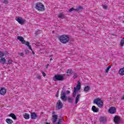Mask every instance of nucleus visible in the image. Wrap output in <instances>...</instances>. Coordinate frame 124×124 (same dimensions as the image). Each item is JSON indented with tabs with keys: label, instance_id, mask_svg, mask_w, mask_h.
I'll list each match as a JSON object with an SVG mask.
<instances>
[{
	"label": "nucleus",
	"instance_id": "obj_12",
	"mask_svg": "<svg viewBox=\"0 0 124 124\" xmlns=\"http://www.w3.org/2000/svg\"><path fill=\"white\" fill-rule=\"evenodd\" d=\"M0 93L2 95H4V94L6 93V89H5V88H1V89L0 90Z\"/></svg>",
	"mask_w": 124,
	"mask_h": 124
},
{
	"label": "nucleus",
	"instance_id": "obj_6",
	"mask_svg": "<svg viewBox=\"0 0 124 124\" xmlns=\"http://www.w3.org/2000/svg\"><path fill=\"white\" fill-rule=\"evenodd\" d=\"M60 98L63 101H66V100H67V97H66V93L63 91H62L61 92Z\"/></svg>",
	"mask_w": 124,
	"mask_h": 124
},
{
	"label": "nucleus",
	"instance_id": "obj_29",
	"mask_svg": "<svg viewBox=\"0 0 124 124\" xmlns=\"http://www.w3.org/2000/svg\"><path fill=\"white\" fill-rule=\"evenodd\" d=\"M58 18H64V15L62 14L58 15Z\"/></svg>",
	"mask_w": 124,
	"mask_h": 124
},
{
	"label": "nucleus",
	"instance_id": "obj_2",
	"mask_svg": "<svg viewBox=\"0 0 124 124\" xmlns=\"http://www.w3.org/2000/svg\"><path fill=\"white\" fill-rule=\"evenodd\" d=\"M35 8L39 12H43L45 11V7L44 5L42 3L37 2L35 5Z\"/></svg>",
	"mask_w": 124,
	"mask_h": 124
},
{
	"label": "nucleus",
	"instance_id": "obj_40",
	"mask_svg": "<svg viewBox=\"0 0 124 124\" xmlns=\"http://www.w3.org/2000/svg\"><path fill=\"white\" fill-rule=\"evenodd\" d=\"M8 63H9V64H11V63H12V60H9V61H8Z\"/></svg>",
	"mask_w": 124,
	"mask_h": 124
},
{
	"label": "nucleus",
	"instance_id": "obj_49",
	"mask_svg": "<svg viewBox=\"0 0 124 124\" xmlns=\"http://www.w3.org/2000/svg\"><path fill=\"white\" fill-rule=\"evenodd\" d=\"M52 61V58L50 59V61Z\"/></svg>",
	"mask_w": 124,
	"mask_h": 124
},
{
	"label": "nucleus",
	"instance_id": "obj_36",
	"mask_svg": "<svg viewBox=\"0 0 124 124\" xmlns=\"http://www.w3.org/2000/svg\"><path fill=\"white\" fill-rule=\"evenodd\" d=\"M65 93L66 94H69V93H70V91H69V90H67Z\"/></svg>",
	"mask_w": 124,
	"mask_h": 124
},
{
	"label": "nucleus",
	"instance_id": "obj_9",
	"mask_svg": "<svg viewBox=\"0 0 124 124\" xmlns=\"http://www.w3.org/2000/svg\"><path fill=\"white\" fill-rule=\"evenodd\" d=\"M116 112V108L115 107H111L108 109V112L109 114H114Z\"/></svg>",
	"mask_w": 124,
	"mask_h": 124
},
{
	"label": "nucleus",
	"instance_id": "obj_17",
	"mask_svg": "<svg viewBox=\"0 0 124 124\" xmlns=\"http://www.w3.org/2000/svg\"><path fill=\"white\" fill-rule=\"evenodd\" d=\"M119 74L122 76L124 75V67L120 68L119 71Z\"/></svg>",
	"mask_w": 124,
	"mask_h": 124
},
{
	"label": "nucleus",
	"instance_id": "obj_42",
	"mask_svg": "<svg viewBox=\"0 0 124 124\" xmlns=\"http://www.w3.org/2000/svg\"><path fill=\"white\" fill-rule=\"evenodd\" d=\"M37 78L39 79H41V77H40V76H37Z\"/></svg>",
	"mask_w": 124,
	"mask_h": 124
},
{
	"label": "nucleus",
	"instance_id": "obj_32",
	"mask_svg": "<svg viewBox=\"0 0 124 124\" xmlns=\"http://www.w3.org/2000/svg\"><path fill=\"white\" fill-rule=\"evenodd\" d=\"M83 9V7L82 6H78V8H77V10L78 11H79V10H82Z\"/></svg>",
	"mask_w": 124,
	"mask_h": 124
},
{
	"label": "nucleus",
	"instance_id": "obj_1",
	"mask_svg": "<svg viewBox=\"0 0 124 124\" xmlns=\"http://www.w3.org/2000/svg\"><path fill=\"white\" fill-rule=\"evenodd\" d=\"M59 40L61 43L66 44L69 41V36L67 35H63L59 37Z\"/></svg>",
	"mask_w": 124,
	"mask_h": 124
},
{
	"label": "nucleus",
	"instance_id": "obj_30",
	"mask_svg": "<svg viewBox=\"0 0 124 124\" xmlns=\"http://www.w3.org/2000/svg\"><path fill=\"white\" fill-rule=\"evenodd\" d=\"M2 2L5 4H8V1H7V0H3Z\"/></svg>",
	"mask_w": 124,
	"mask_h": 124
},
{
	"label": "nucleus",
	"instance_id": "obj_34",
	"mask_svg": "<svg viewBox=\"0 0 124 124\" xmlns=\"http://www.w3.org/2000/svg\"><path fill=\"white\" fill-rule=\"evenodd\" d=\"M78 77V75H77V74H74L73 78L74 79H76Z\"/></svg>",
	"mask_w": 124,
	"mask_h": 124
},
{
	"label": "nucleus",
	"instance_id": "obj_8",
	"mask_svg": "<svg viewBox=\"0 0 124 124\" xmlns=\"http://www.w3.org/2000/svg\"><path fill=\"white\" fill-rule=\"evenodd\" d=\"M57 106L58 110H60V109H62V108L63 105L61 100H58L57 102Z\"/></svg>",
	"mask_w": 124,
	"mask_h": 124
},
{
	"label": "nucleus",
	"instance_id": "obj_28",
	"mask_svg": "<svg viewBox=\"0 0 124 124\" xmlns=\"http://www.w3.org/2000/svg\"><path fill=\"white\" fill-rule=\"evenodd\" d=\"M124 38L122 39L121 41L120 42V45L122 47L124 46Z\"/></svg>",
	"mask_w": 124,
	"mask_h": 124
},
{
	"label": "nucleus",
	"instance_id": "obj_46",
	"mask_svg": "<svg viewBox=\"0 0 124 124\" xmlns=\"http://www.w3.org/2000/svg\"><path fill=\"white\" fill-rule=\"evenodd\" d=\"M55 114H56V112L53 111V112H52V114H53V115H55Z\"/></svg>",
	"mask_w": 124,
	"mask_h": 124
},
{
	"label": "nucleus",
	"instance_id": "obj_44",
	"mask_svg": "<svg viewBox=\"0 0 124 124\" xmlns=\"http://www.w3.org/2000/svg\"><path fill=\"white\" fill-rule=\"evenodd\" d=\"M124 96H123L122 97H121V100H124Z\"/></svg>",
	"mask_w": 124,
	"mask_h": 124
},
{
	"label": "nucleus",
	"instance_id": "obj_45",
	"mask_svg": "<svg viewBox=\"0 0 124 124\" xmlns=\"http://www.w3.org/2000/svg\"><path fill=\"white\" fill-rule=\"evenodd\" d=\"M73 10H74L75 11H78V10H77V9H74Z\"/></svg>",
	"mask_w": 124,
	"mask_h": 124
},
{
	"label": "nucleus",
	"instance_id": "obj_43",
	"mask_svg": "<svg viewBox=\"0 0 124 124\" xmlns=\"http://www.w3.org/2000/svg\"><path fill=\"white\" fill-rule=\"evenodd\" d=\"M56 97H59V93H57L56 94Z\"/></svg>",
	"mask_w": 124,
	"mask_h": 124
},
{
	"label": "nucleus",
	"instance_id": "obj_13",
	"mask_svg": "<svg viewBox=\"0 0 124 124\" xmlns=\"http://www.w3.org/2000/svg\"><path fill=\"white\" fill-rule=\"evenodd\" d=\"M81 96V94H78L77 95V97H76L75 99V104H77L78 102H79V100L80 99V97Z\"/></svg>",
	"mask_w": 124,
	"mask_h": 124
},
{
	"label": "nucleus",
	"instance_id": "obj_24",
	"mask_svg": "<svg viewBox=\"0 0 124 124\" xmlns=\"http://www.w3.org/2000/svg\"><path fill=\"white\" fill-rule=\"evenodd\" d=\"M67 100H68V102L69 103H71V104L73 103V99L70 97H68V98H67Z\"/></svg>",
	"mask_w": 124,
	"mask_h": 124
},
{
	"label": "nucleus",
	"instance_id": "obj_20",
	"mask_svg": "<svg viewBox=\"0 0 124 124\" xmlns=\"http://www.w3.org/2000/svg\"><path fill=\"white\" fill-rule=\"evenodd\" d=\"M23 118L25 119V120H29L30 119V114L28 113L23 114Z\"/></svg>",
	"mask_w": 124,
	"mask_h": 124
},
{
	"label": "nucleus",
	"instance_id": "obj_41",
	"mask_svg": "<svg viewBox=\"0 0 124 124\" xmlns=\"http://www.w3.org/2000/svg\"><path fill=\"white\" fill-rule=\"evenodd\" d=\"M25 53L26 54H29V50H25Z\"/></svg>",
	"mask_w": 124,
	"mask_h": 124
},
{
	"label": "nucleus",
	"instance_id": "obj_14",
	"mask_svg": "<svg viewBox=\"0 0 124 124\" xmlns=\"http://www.w3.org/2000/svg\"><path fill=\"white\" fill-rule=\"evenodd\" d=\"M114 122L115 124H119V123H120V118H119V116H115L114 118Z\"/></svg>",
	"mask_w": 124,
	"mask_h": 124
},
{
	"label": "nucleus",
	"instance_id": "obj_38",
	"mask_svg": "<svg viewBox=\"0 0 124 124\" xmlns=\"http://www.w3.org/2000/svg\"><path fill=\"white\" fill-rule=\"evenodd\" d=\"M18 54L19 56H21L22 57L24 56V53H19Z\"/></svg>",
	"mask_w": 124,
	"mask_h": 124
},
{
	"label": "nucleus",
	"instance_id": "obj_4",
	"mask_svg": "<svg viewBox=\"0 0 124 124\" xmlns=\"http://www.w3.org/2000/svg\"><path fill=\"white\" fill-rule=\"evenodd\" d=\"M53 81L57 82V81H64V78L62 75H56L53 78Z\"/></svg>",
	"mask_w": 124,
	"mask_h": 124
},
{
	"label": "nucleus",
	"instance_id": "obj_47",
	"mask_svg": "<svg viewBox=\"0 0 124 124\" xmlns=\"http://www.w3.org/2000/svg\"><path fill=\"white\" fill-rule=\"evenodd\" d=\"M46 124H50L49 123H46Z\"/></svg>",
	"mask_w": 124,
	"mask_h": 124
},
{
	"label": "nucleus",
	"instance_id": "obj_3",
	"mask_svg": "<svg viewBox=\"0 0 124 124\" xmlns=\"http://www.w3.org/2000/svg\"><path fill=\"white\" fill-rule=\"evenodd\" d=\"M17 39L18 40H19L21 42H22V44H25L28 47H29V49L31 50V51H32V49L31 48V46H30V42H26L23 37L18 36H17Z\"/></svg>",
	"mask_w": 124,
	"mask_h": 124
},
{
	"label": "nucleus",
	"instance_id": "obj_48",
	"mask_svg": "<svg viewBox=\"0 0 124 124\" xmlns=\"http://www.w3.org/2000/svg\"><path fill=\"white\" fill-rule=\"evenodd\" d=\"M6 56L7 55V52H6V53H5Z\"/></svg>",
	"mask_w": 124,
	"mask_h": 124
},
{
	"label": "nucleus",
	"instance_id": "obj_21",
	"mask_svg": "<svg viewBox=\"0 0 124 124\" xmlns=\"http://www.w3.org/2000/svg\"><path fill=\"white\" fill-rule=\"evenodd\" d=\"M8 117H11L14 120H17V117L14 113H11L8 115Z\"/></svg>",
	"mask_w": 124,
	"mask_h": 124
},
{
	"label": "nucleus",
	"instance_id": "obj_5",
	"mask_svg": "<svg viewBox=\"0 0 124 124\" xmlns=\"http://www.w3.org/2000/svg\"><path fill=\"white\" fill-rule=\"evenodd\" d=\"M93 103L96 104L99 108H102V106H103V102L99 98L95 99L93 100Z\"/></svg>",
	"mask_w": 124,
	"mask_h": 124
},
{
	"label": "nucleus",
	"instance_id": "obj_35",
	"mask_svg": "<svg viewBox=\"0 0 124 124\" xmlns=\"http://www.w3.org/2000/svg\"><path fill=\"white\" fill-rule=\"evenodd\" d=\"M103 7L104 9H107V5H103Z\"/></svg>",
	"mask_w": 124,
	"mask_h": 124
},
{
	"label": "nucleus",
	"instance_id": "obj_50",
	"mask_svg": "<svg viewBox=\"0 0 124 124\" xmlns=\"http://www.w3.org/2000/svg\"><path fill=\"white\" fill-rule=\"evenodd\" d=\"M59 91H58L57 92V93H58V94H59Z\"/></svg>",
	"mask_w": 124,
	"mask_h": 124
},
{
	"label": "nucleus",
	"instance_id": "obj_33",
	"mask_svg": "<svg viewBox=\"0 0 124 124\" xmlns=\"http://www.w3.org/2000/svg\"><path fill=\"white\" fill-rule=\"evenodd\" d=\"M4 56V53L3 52L0 51V58H2Z\"/></svg>",
	"mask_w": 124,
	"mask_h": 124
},
{
	"label": "nucleus",
	"instance_id": "obj_27",
	"mask_svg": "<svg viewBox=\"0 0 124 124\" xmlns=\"http://www.w3.org/2000/svg\"><path fill=\"white\" fill-rule=\"evenodd\" d=\"M67 73H68V75H70V74H72V73H73V71H72L71 69H68Z\"/></svg>",
	"mask_w": 124,
	"mask_h": 124
},
{
	"label": "nucleus",
	"instance_id": "obj_10",
	"mask_svg": "<svg viewBox=\"0 0 124 124\" xmlns=\"http://www.w3.org/2000/svg\"><path fill=\"white\" fill-rule=\"evenodd\" d=\"M58 115L57 114L52 115V120L53 124H55L56 122H57L58 120Z\"/></svg>",
	"mask_w": 124,
	"mask_h": 124
},
{
	"label": "nucleus",
	"instance_id": "obj_25",
	"mask_svg": "<svg viewBox=\"0 0 124 124\" xmlns=\"http://www.w3.org/2000/svg\"><path fill=\"white\" fill-rule=\"evenodd\" d=\"M6 122L7 124H9L13 123V121H12V120L10 119H6Z\"/></svg>",
	"mask_w": 124,
	"mask_h": 124
},
{
	"label": "nucleus",
	"instance_id": "obj_51",
	"mask_svg": "<svg viewBox=\"0 0 124 124\" xmlns=\"http://www.w3.org/2000/svg\"><path fill=\"white\" fill-rule=\"evenodd\" d=\"M33 54H34V52H33Z\"/></svg>",
	"mask_w": 124,
	"mask_h": 124
},
{
	"label": "nucleus",
	"instance_id": "obj_16",
	"mask_svg": "<svg viewBox=\"0 0 124 124\" xmlns=\"http://www.w3.org/2000/svg\"><path fill=\"white\" fill-rule=\"evenodd\" d=\"M100 122L103 124H104V123H106V122H107V120L104 117H101L100 118Z\"/></svg>",
	"mask_w": 124,
	"mask_h": 124
},
{
	"label": "nucleus",
	"instance_id": "obj_39",
	"mask_svg": "<svg viewBox=\"0 0 124 124\" xmlns=\"http://www.w3.org/2000/svg\"><path fill=\"white\" fill-rule=\"evenodd\" d=\"M42 73L44 77H45V76H46V74H45V73H44V72H42Z\"/></svg>",
	"mask_w": 124,
	"mask_h": 124
},
{
	"label": "nucleus",
	"instance_id": "obj_18",
	"mask_svg": "<svg viewBox=\"0 0 124 124\" xmlns=\"http://www.w3.org/2000/svg\"><path fill=\"white\" fill-rule=\"evenodd\" d=\"M80 89H81V83L78 81V84L76 86V90L77 91H79V90H80Z\"/></svg>",
	"mask_w": 124,
	"mask_h": 124
},
{
	"label": "nucleus",
	"instance_id": "obj_11",
	"mask_svg": "<svg viewBox=\"0 0 124 124\" xmlns=\"http://www.w3.org/2000/svg\"><path fill=\"white\" fill-rule=\"evenodd\" d=\"M31 118L32 120H35L37 118V115L35 112H32L31 113Z\"/></svg>",
	"mask_w": 124,
	"mask_h": 124
},
{
	"label": "nucleus",
	"instance_id": "obj_7",
	"mask_svg": "<svg viewBox=\"0 0 124 124\" xmlns=\"http://www.w3.org/2000/svg\"><path fill=\"white\" fill-rule=\"evenodd\" d=\"M16 19L20 25H24L25 22H26V20L23 19L21 17H16Z\"/></svg>",
	"mask_w": 124,
	"mask_h": 124
},
{
	"label": "nucleus",
	"instance_id": "obj_19",
	"mask_svg": "<svg viewBox=\"0 0 124 124\" xmlns=\"http://www.w3.org/2000/svg\"><path fill=\"white\" fill-rule=\"evenodd\" d=\"M6 62V60L4 58H1L0 59V63H1L2 64H4Z\"/></svg>",
	"mask_w": 124,
	"mask_h": 124
},
{
	"label": "nucleus",
	"instance_id": "obj_37",
	"mask_svg": "<svg viewBox=\"0 0 124 124\" xmlns=\"http://www.w3.org/2000/svg\"><path fill=\"white\" fill-rule=\"evenodd\" d=\"M73 9H74L73 8H72L70 9L69 10V12H72L73 11Z\"/></svg>",
	"mask_w": 124,
	"mask_h": 124
},
{
	"label": "nucleus",
	"instance_id": "obj_31",
	"mask_svg": "<svg viewBox=\"0 0 124 124\" xmlns=\"http://www.w3.org/2000/svg\"><path fill=\"white\" fill-rule=\"evenodd\" d=\"M62 121H63V120H62V119H60L57 123V124H62Z\"/></svg>",
	"mask_w": 124,
	"mask_h": 124
},
{
	"label": "nucleus",
	"instance_id": "obj_15",
	"mask_svg": "<svg viewBox=\"0 0 124 124\" xmlns=\"http://www.w3.org/2000/svg\"><path fill=\"white\" fill-rule=\"evenodd\" d=\"M92 111H93V112L94 113H97V112H98V111H99L98 108H96L95 106H93L92 107Z\"/></svg>",
	"mask_w": 124,
	"mask_h": 124
},
{
	"label": "nucleus",
	"instance_id": "obj_23",
	"mask_svg": "<svg viewBox=\"0 0 124 124\" xmlns=\"http://www.w3.org/2000/svg\"><path fill=\"white\" fill-rule=\"evenodd\" d=\"M78 90H76V87L74 88V92L73 93V97H75L77 94V92H78Z\"/></svg>",
	"mask_w": 124,
	"mask_h": 124
},
{
	"label": "nucleus",
	"instance_id": "obj_22",
	"mask_svg": "<svg viewBox=\"0 0 124 124\" xmlns=\"http://www.w3.org/2000/svg\"><path fill=\"white\" fill-rule=\"evenodd\" d=\"M90 90H91V87L89 86H86L84 88V91L85 93H88Z\"/></svg>",
	"mask_w": 124,
	"mask_h": 124
},
{
	"label": "nucleus",
	"instance_id": "obj_26",
	"mask_svg": "<svg viewBox=\"0 0 124 124\" xmlns=\"http://www.w3.org/2000/svg\"><path fill=\"white\" fill-rule=\"evenodd\" d=\"M111 68V65L108 66L107 69L105 70L106 73H108L109 72V70H110V69Z\"/></svg>",
	"mask_w": 124,
	"mask_h": 124
}]
</instances>
